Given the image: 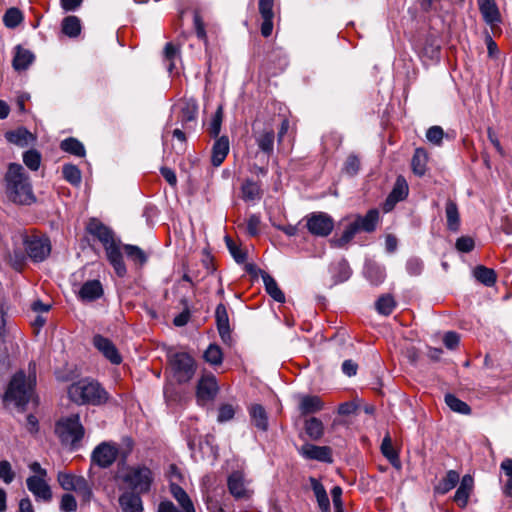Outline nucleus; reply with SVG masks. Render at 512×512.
<instances>
[{"label":"nucleus","mask_w":512,"mask_h":512,"mask_svg":"<svg viewBox=\"0 0 512 512\" xmlns=\"http://www.w3.org/2000/svg\"><path fill=\"white\" fill-rule=\"evenodd\" d=\"M62 31L68 37H77L81 32V23L76 16H67L62 21Z\"/></svg>","instance_id":"obj_39"},{"label":"nucleus","mask_w":512,"mask_h":512,"mask_svg":"<svg viewBox=\"0 0 512 512\" xmlns=\"http://www.w3.org/2000/svg\"><path fill=\"white\" fill-rule=\"evenodd\" d=\"M8 198L17 204L31 205L36 201L29 176L22 165L10 163L5 174Z\"/></svg>","instance_id":"obj_1"},{"label":"nucleus","mask_w":512,"mask_h":512,"mask_svg":"<svg viewBox=\"0 0 512 512\" xmlns=\"http://www.w3.org/2000/svg\"><path fill=\"white\" fill-rule=\"evenodd\" d=\"M69 399L78 405H101L108 399V393L101 385L90 379H81L68 387Z\"/></svg>","instance_id":"obj_4"},{"label":"nucleus","mask_w":512,"mask_h":512,"mask_svg":"<svg viewBox=\"0 0 512 512\" xmlns=\"http://www.w3.org/2000/svg\"><path fill=\"white\" fill-rule=\"evenodd\" d=\"M473 485L474 481L471 475L466 474L462 477L460 485L454 495V501L458 506L462 508L466 507L471 491L473 489Z\"/></svg>","instance_id":"obj_21"},{"label":"nucleus","mask_w":512,"mask_h":512,"mask_svg":"<svg viewBox=\"0 0 512 512\" xmlns=\"http://www.w3.org/2000/svg\"><path fill=\"white\" fill-rule=\"evenodd\" d=\"M298 453L308 460H317L325 463H331L333 461L332 451L328 446H317L306 443L298 449Z\"/></svg>","instance_id":"obj_13"},{"label":"nucleus","mask_w":512,"mask_h":512,"mask_svg":"<svg viewBox=\"0 0 512 512\" xmlns=\"http://www.w3.org/2000/svg\"><path fill=\"white\" fill-rule=\"evenodd\" d=\"M204 359L212 365H219L223 360L222 350L219 346L210 344L204 352Z\"/></svg>","instance_id":"obj_52"},{"label":"nucleus","mask_w":512,"mask_h":512,"mask_svg":"<svg viewBox=\"0 0 512 512\" xmlns=\"http://www.w3.org/2000/svg\"><path fill=\"white\" fill-rule=\"evenodd\" d=\"M229 153V139L226 136L218 138L212 148L211 162L213 166H220Z\"/></svg>","instance_id":"obj_22"},{"label":"nucleus","mask_w":512,"mask_h":512,"mask_svg":"<svg viewBox=\"0 0 512 512\" xmlns=\"http://www.w3.org/2000/svg\"><path fill=\"white\" fill-rule=\"evenodd\" d=\"M379 221V212L376 209L369 210L365 216H358L354 221L360 231L372 232Z\"/></svg>","instance_id":"obj_27"},{"label":"nucleus","mask_w":512,"mask_h":512,"mask_svg":"<svg viewBox=\"0 0 512 512\" xmlns=\"http://www.w3.org/2000/svg\"><path fill=\"white\" fill-rule=\"evenodd\" d=\"M9 304L7 299L0 293V337L7 334Z\"/></svg>","instance_id":"obj_50"},{"label":"nucleus","mask_w":512,"mask_h":512,"mask_svg":"<svg viewBox=\"0 0 512 512\" xmlns=\"http://www.w3.org/2000/svg\"><path fill=\"white\" fill-rule=\"evenodd\" d=\"M218 393V384L213 375L202 376L197 384L196 396L198 402L205 403L215 398Z\"/></svg>","instance_id":"obj_14"},{"label":"nucleus","mask_w":512,"mask_h":512,"mask_svg":"<svg viewBox=\"0 0 512 512\" xmlns=\"http://www.w3.org/2000/svg\"><path fill=\"white\" fill-rule=\"evenodd\" d=\"M123 248L126 256L133 262L142 265L147 261V256L140 247L136 245L126 244Z\"/></svg>","instance_id":"obj_46"},{"label":"nucleus","mask_w":512,"mask_h":512,"mask_svg":"<svg viewBox=\"0 0 512 512\" xmlns=\"http://www.w3.org/2000/svg\"><path fill=\"white\" fill-rule=\"evenodd\" d=\"M63 178L73 186H79L82 181L80 169L73 164H64L62 167Z\"/></svg>","instance_id":"obj_40"},{"label":"nucleus","mask_w":512,"mask_h":512,"mask_svg":"<svg viewBox=\"0 0 512 512\" xmlns=\"http://www.w3.org/2000/svg\"><path fill=\"white\" fill-rule=\"evenodd\" d=\"M359 228L355 222L350 223L343 231L341 237L339 238L338 242L339 245H344L348 243L350 240L353 239L355 234L359 232Z\"/></svg>","instance_id":"obj_63"},{"label":"nucleus","mask_w":512,"mask_h":512,"mask_svg":"<svg viewBox=\"0 0 512 512\" xmlns=\"http://www.w3.org/2000/svg\"><path fill=\"white\" fill-rule=\"evenodd\" d=\"M34 58V54L30 50L17 46L12 62L13 68L17 71L26 70L32 64Z\"/></svg>","instance_id":"obj_26"},{"label":"nucleus","mask_w":512,"mask_h":512,"mask_svg":"<svg viewBox=\"0 0 512 512\" xmlns=\"http://www.w3.org/2000/svg\"><path fill=\"white\" fill-rule=\"evenodd\" d=\"M439 48L440 46L437 39L433 36H429L425 39L421 52L425 57L435 60L439 57Z\"/></svg>","instance_id":"obj_44"},{"label":"nucleus","mask_w":512,"mask_h":512,"mask_svg":"<svg viewBox=\"0 0 512 512\" xmlns=\"http://www.w3.org/2000/svg\"><path fill=\"white\" fill-rule=\"evenodd\" d=\"M20 243L25 249V253L21 249H14L10 255L14 262V266L20 267L29 257L33 262H43L51 252V243L49 238L38 235L19 234L15 237V243Z\"/></svg>","instance_id":"obj_3"},{"label":"nucleus","mask_w":512,"mask_h":512,"mask_svg":"<svg viewBox=\"0 0 512 512\" xmlns=\"http://www.w3.org/2000/svg\"><path fill=\"white\" fill-rule=\"evenodd\" d=\"M360 167V161L357 156L349 155L344 163L343 171L350 176L357 174Z\"/></svg>","instance_id":"obj_60"},{"label":"nucleus","mask_w":512,"mask_h":512,"mask_svg":"<svg viewBox=\"0 0 512 512\" xmlns=\"http://www.w3.org/2000/svg\"><path fill=\"white\" fill-rule=\"evenodd\" d=\"M23 162L30 170L37 171L41 164V154L35 149H30L24 152Z\"/></svg>","instance_id":"obj_51"},{"label":"nucleus","mask_w":512,"mask_h":512,"mask_svg":"<svg viewBox=\"0 0 512 512\" xmlns=\"http://www.w3.org/2000/svg\"><path fill=\"white\" fill-rule=\"evenodd\" d=\"M87 231L102 243L107 258L116 274L119 277H123L127 270L120 250V244L115 240L113 231L96 218L89 221Z\"/></svg>","instance_id":"obj_2"},{"label":"nucleus","mask_w":512,"mask_h":512,"mask_svg":"<svg viewBox=\"0 0 512 512\" xmlns=\"http://www.w3.org/2000/svg\"><path fill=\"white\" fill-rule=\"evenodd\" d=\"M324 403L318 396L304 395L300 398L299 411L301 415L313 414L321 411Z\"/></svg>","instance_id":"obj_24"},{"label":"nucleus","mask_w":512,"mask_h":512,"mask_svg":"<svg viewBox=\"0 0 512 512\" xmlns=\"http://www.w3.org/2000/svg\"><path fill=\"white\" fill-rule=\"evenodd\" d=\"M117 455L118 449L115 444L103 442L94 448L91 461L101 468H107L113 464Z\"/></svg>","instance_id":"obj_10"},{"label":"nucleus","mask_w":512,"mask_h":512,"mask_svg":"<svg viewBox=\"0 0 512 512\" xmlns=\"http://www.w3.org/2000/svg\"><path fill=\"white\" fill-rule=\"evenodd\" d=\"M381 452L382 454L389 460V462L395 466L399 467V455L397 451L393 448L392 441L389 435H386L383 438L382 444H381Z\"/></svg>","instance_id":"obj_41"},{"label":"nucleus","mask_w":512,"mask_h":512,"mask_svg":"<svg viewBox=\"0 0 512 512\" xmlns=\"http://www.w3.org/2000/svg\"><path fill=\"white\" fill-rule=\"evenodd\" d=\"M169 362L173 378L180 384L189 382L196 371L194 359L185 352L170 355Z\"/></svg>","instance_id":"obj_8"},{"label":"nucleus","mask_w":512,"mask_h":512,"mask_svg":"<svg viewBox=\"0 0 512 512\" xmlns=\"http://www.w3.org/2000/svg\"><path fill=\"white\" fill-rule=\"evenodd\" d=\"M427 160L426 151L422 148H417L411 161L412 170L416 175L423 176L426 173Z\"/></svg>","instance_id":"obj_35"},{"label":"nucleus","mask_w":512,"mask_h":512,"mask_svg":"<svg viewBox=\"0 0 512 512\" xmlns=\"http://www.w3.org/2000/svg\"><path fill=\"white\" fill-rule=\"evenodd\" d=\"M227 486L235 499H246L250 496L249 481L242 471H233L228 476Z\"/></svg>","instance_id":"obj_11"},{"label":"nucleus","mask_w":512,"mask_h":512,"mask_svg":"<svg viewBox=\"0 0 512 512\" xmlns=\"http://www.w3.org/2000/svg\"><path fill=\"white\" fill-rule=\"evenodd\" d=\"M55 433L59 437L62 445L72 450L80 447V442L84 437L85 429L80 422L78 414H72L59 419L55 426Z\"/></svg>","instance_id":"obj_6"},{"label":"nucleus","mask_w":512,"mask_h":512,"mask_svg":"<svg viewBox=\"0 0 512 512\" xmlns=\"http://www.w3.org/2000/svg\"><path fill=\"white\" fill-rule=\"evenodd\" d=\"M447 227L449 230L456 232L460 228V216L457 204L452 200H448L445 208Z\"/></svg>","instance_id":"obj_34"},{"label":"nucleus","mask_w":512,"mask_h":512,"mask_svg":"<svg viewBox=\"0 0 512 512\" xmlns=\"http://www.w3.org/2000/svg\"><path fill=\"white\" fill-rule=\"evenodd\" d=\"M141 493L133 491H124L118 499L122 512H143V501Z\"/></svg>","instance_id":"obj_18"},{"label":"nucleus","mask_w":512,"mask_h":512,"mask_svg":"<svg viewBox=\"0 0 512 512\" xmlns=\"http://www.w3.org/2000/svg\"><path fill=\"white\" fill-rule=\"evenodd\" d=\"M60 148L63 151L78 157L85 156L84 145L78 139L73 137L66 138L63 141H61Z\"/></svg>","instance_id":"obj_37"},{"label":"nucleus","mask_w":512,"mask_h":512,"mask_svg":"<svg viewBox=\"0 0 512 512\" xmlns=\"http://www.w3.org/2000/svg\"><path fill=\"white\" fill-rule=\"evenodd\" d=\"M29 370H32V375L28 379H26L23 371L16 373L5 393V398L13 401L18 407H24L30 401L33 394V386L36 380L35 364L30 363Z\"/></svg>","instance_id":"obj_5"},{"label":"nucleus","mask_w":512,"mask_h":512,"mask_svg":"<svg viewBox=\"0 0 512 512\" xmlns=\"http://www.w3.org/2000/svg\"><path fill=\"white\" fill-rule=\"evenodd\" d=\"M235 408L231 404H222L218 409L217 421L224 423L233 419Z\"/></svg>","instance_id":"obj_58"},{"label":"nucleus","mask_w":512,"mask_h":512,"mask_svg":"<svg viewBox=\"0 0 512 512\" xmlns=\"http://www.w3.org/2000/svg\"><path fill=\"white\" fill-rule=\"evenodd\" d=\"M259 149L270 155L274 149V132L273 130L264 131L256 138Z\"/></svg>","instance_id":"obj_43"},{"label":"nucleus","mask_w":512,"mask_h":512,"mask_svg":"<svg viewBox=\"0 0 512 512\" xmlns=\"http://www.w3.org/2000/svg\"><path fill=\"white\" fill-rule=\"evenodd\" d=\"M28 490L34 495L37 500L49 502L52 499V491L46 478L43 477H28L26 479Z\"/></svg>","instance_id":"obj_17"},{"label":"nucleus","mask_w":512,"mask_h":512,"mask_svg":"<svg viewBox=\"0 0 512 512\" xmlns=\"http://www.w3.org/2000/svg\"><path fill=\"white\" fill-rule=\"evenodd\" d=\"M120 479L129 491L147 494L150 492L154 482V474L147 466L136 465L128 467L120 475Z\"/></svg>","instance_id":"obj_7"},{"label":"nucleus","mask_w":512,"mask_h":512,"mask_svg":"<svg viewBox=\"0 0 512 512\" xmlns=\"http://www.w3.org/2000/svg\"><path fill=\"white\" fill-rule=\"evenodd\" d=\"M103 295V287L99 280L86 281L78 292V297L85 302L99 299Z\"/></svg>","instance_id":"obj_20"},{"label":"nucleus","mask_w":512,"mask_h":512,"mask_svg":"<svg viewBox=\"0 0 512 512\" xmlns=\"http://www.w3.org/2000/svg\"><path fill=\"white\" fill-rule=\"evenodd\" d=\"M15 472L12 468L11 463L8 460L0 461V480H2L5 484H10L15 479Z\"/></svg>","instance_id":"obj_54"},{"label":"nucleus","mask_w":512,"mask_h":512,"mask_svg":"<svg viewBox=\"0 0 512 512\" xmlns=\"http://www.w3.org/2000/svg\"><path fill=\"white\" fill-rule=\"evenodd\" d=\"M478 6L488 25L494 26L501 22L500 12L494 0H478Z\"/></svg>","instance_id":"obj_19"},{"label":"nucleus","mask_w":512,"mask_h":512,"mask_svg":"<svg viewBox=\"0 0 512 512\" xmlns=\"http://www.w3.org/2000/svg\"><path fill=\"white\" fill-rule=\"evenodd\" d=\"M312 489L322 512H330V501L324 486L316 479H311Z\"/></svg>","instance_id":"obj_33"},{"label":"nucleus","mask_w":512,"mask_h":512,"mask_svg":"<svg viewBox=\"0 0 512 512\" xmlns=\"http://www.w3.org/2000/svg\"><path fill=\"white\" fill-rule=\"evenodd\" d=\"M93 344L112 364L118 365L122 362V357L119 351L108 338L103 337L102 335H95L93 337Z\"/></svg>","instance_id":"obj_15"},{"label":"nucleus","mask_w":512,"mask_h":512,"mask_svg":"<svg viewBox=\"0 0 512 512\" xmlns=\"http://www.w3.org/2000/svg\"><path fill=\"white\" fill-rule=\"evenodd\" d=\"M474 277L487 287H492L496 282V273L493 269L479 265L474 269Z\"/></svg>","instance_id":"obj_36"},{"label":"nucleus","mask_w":512,"mask_h":512,"mask_svg":"<svg viewBox=\"0 0 512 512\" xmlns=\"http://www.w3.org/2000/svg\"><path fill=\"white\" fill-rule=\"evenodd\" d=\"M221 123H222V109L221 107L218 108L216 113L214 114L211 123H210V135L214 138L218 137L220 130H221Z\"/></svg>","instance_id":"obj_64"},{"label":"nucleus","mask_w":512,"mask_h":512,"mask_svg":"<svg viewBox=\"0 0 512 512\" xmlns=\"http://www.w3.org/2000/svg\"><path fill=\"white\" fill-rule=\"evenodd\" d=\"M408 192H409V188H408L407 181L405 180L404 177L398 176L395 181L392 191L389 193V195L387 196V198L383 204L384 212L387 213V212L392 211L398 202L406 199V197L408 196Z\"/></svg>","instance_id":"obj_12"},{"label":"nucleus","mask_w":512,"mask_h":512,"mask_svg":"<svg viewBox=\"0 0 512 512\" xmlns=\"http://www.w3.org/2000/svg\"><path fill=\"white\" fill-rule=\"evenodd\" d=\"M443 135L444 131L440 126H432L426 132L427 140L437 146L442 143Z\"/></svg>","instance_id":"obj_59"},{"label":"nucleus","mask_w":512,"mask_h":512,"mask_svg":"<svg viewBox=\"0 0 512 512\" xmlns=\"http://www.w3.org/2000/svg\"><path fill=\"white\" fill-rule=\"evenodd\" d=\"M215 321L221 340L226 344H230L232 337L229 323V315L227 312V308L223 303L218 304L215 309Z\"/></svg>","instance_id":"obj_16"},{"label":"nucleus","mask_w":512,"mask_h":512,"mask_svg":"<svg viewBox=\"0 0 512 512\" xmlns=\"http://www.w3.org/2000/svg\"><path fill=\"white\" fill-rule=\"evenodd\" d=\"M241 191L245 201H254L260 198V188L257 183L253 181L247 180L243 183Z\"/></svg>","instance_id":"obj_48"},{"label":"nucleus","mask_w":512,"mask_h":512,"mask_svg":"<svg viewBox=\"0 0 512 512\" xmlns=\"http://www.w3.org/2000/svg\"><path fill=\"white\" fill-rule=\"evenodd\" d=\"M334 269L337 271L334 274V277L336 279V282H344L348 280L351 276V269L348 264V262L344 259L340 260L334 267Z\"/></svg>","instance_id":"obj_53"},{"label":"nucleus","mask_w":512,"mask_h":512,"mask_svg":"<svg viewBox=\"0 0 512 512\" xmlns=\"http://www.w3.org/2000/svg\"><path fill=\"white\" fill-rule=\"evenodd\" d=\"M444 400H445L446 405L453 412L463 414V415H469L471 413V408L469 407V405L466 402L457 398L453 394H450V393L446 394L444 397Z\"/></svg>","instance_id":"obj_38"},{"label":"nucleus","mask_w":512,"mask_h":512,"mask_svg":"<svg viewBox=\"0 0 512 512\" xmlns=\"http://www.w3.org/2000/svg\"><path fill=\"white\" fill-rule=\"evenodd\" d=\"M226 245H227V248H228L230 254L232 255V257L236 261V263L242 264V263L245 262V260H246V253L243 252L241 250V248L238 247L236 245V243H234L232 241V239H230L229 237H226Z\"/></svg>","instance_id":"obj_55"},{"label":"nucleus","mask_w":512,"mask_h":512,"mask_svg":"<svg viewBox=\"0 0 512 512\" xmlns=\"http://www.w3.org/2000/svg\"><path fill=\"white\" fill-rule=\"evenodd\" d=\"M74 492H76L78 496L81 498V500L84 502H90L93 496L91 486L89 485L85 478L80 480Z\"/></svg>","instance_id":"obj_56"},{"label":"nucleus","mask_w":512,"mask_h":512,"mask_svg":"<svg viewBox=\"0 0 512 512\" xmlns=\"http://www.w3.org/2000/svg\"><path fill=\"white\" fill-rule=\"evenodd\" d=\"M262 280L265 286L266 292L277 302H285V295L279 288L276 280L268 273H262Z\"/></svg>","instance_id":"obj_29"},{"label":"nucleus","mask_w":512,"mask_h":512,"mask_svg":"<svg viewBox=\"0 0 512 512\" xmlns=\"http://www.w3.org/2000/svg\"><path fill=\"white\" fill-rule=\"evenodd\" d=\"M309 233L318 237L328 236L334 227L331 216L324 212H313L305 217Z\"/></svg>","instance_id":"obj_9"},{"label":"nucleus","mask_w":512,"mask_h":512,"mask_svg":"<svg viewBox=\"0 0 512 512\" xmlns=\"http://www.w3.org/2000/svg\"><path fill=\"white\" fill-rule=\"evenodd\" d=\"M423 261L417 257H411L406 262V270L411 276H418L423 270Z\"/></svg>","instance_id":"obj_57"},{"label":"nucleus","mask_w":512,"mask_h":512,"mask_svg":"<svg viewBox=\"0 0 512 512\" xmlns=\"http://www.w3.org/2000/svg\"><path fill=\"white\" fill-rule=\"evenodd\" d=\"M171 493L184 512H196L190 497L182 487L177 484H172Z\"/></svg>","instance_id":"obj_32"},{"label":"nucleus","mask_w":512,"mask_h":512,"mask_svg":"<svg viewBox=\"0 0 512 512\" xmlns=\"http://www.w3.org/2000/svg\"><path fill=\"white\" fill-rule=\"evenodd\" d=\"M304 429L309 438L314 441L319 440L324 435V424L316 417L306 419Z\"/></svg>","instance_id":"obj_31"},{"label":"nucleus","mask_w":512,"mask_h":512,"mask_svg":"<svg viewBox=\"0 0 512 512\" xmlns=\"http://www.w3.org/2000/svg\"><path fill=\"white\" fill-rule=\"evenodd\" d=\"M196 116L197 106L194 103L187 102L181 107L179 117L183 127H185L186 124L195 121Z\"/></svg>","instance_id":"obj_49"},{"label":"nucleus","mask_w":512,"mask_h":512,"mask_svg":"<svg viewBox=\"0 0 512 512\" xmlns=\"http://www.w3.org/2000/svg\"><path fill=\"white\" fill-rule=\"evenodd\" d=\"M460 480V475L455 470H449L446 475L439 481L435 487V491L439 494H446L452 490Z\"/></svg>","instance_id":"obj_30"},{"label":"nucleus","mask_w":512,"mask_h":512,"mask_svg":"<svg viewBox=\"0 0 512 512\" xmlns=\"http://www.w3.org/2000/svg\"><path fill=\"white\" fill-rule=\"evenodd\" d=\"M83 476H76L71 473L59 472L57 475V480L59 485L67 491H75L76 487L80 480H82Z\"/></svg>","instance_id":"obj_42"},{"label":"nucleus","mask_w":512,"mask_h":512,"mask_svg":"<svg viewBox=\"0 0 512 512\" xmlns=\"http://www.w3.org/2000/svg\"><path fill=\"white\" fill-rule=\"evenodd\" d=\"M364 274L372 285L378 286L386 278L385 268L375 262H366Z\"/></svg>","instance_id":"obj_23"},{"label":"nucleus","mask_w":512,"mask_h":512,"mask_svg":"<svg viewBox=\"0 0 512 512\" xmlns=\"http://www.w3.org/2000/svg\"><path fill=\"white\" fill-rule=\"evenodd\" d=\"M455 247L460 252L469 253L474 249L475 242L469 236H462L456 240Z\"/></svg>","instance_id":"obj_62"},{"label":"nucleus","mask_w":512,"mask_h":512,"mask_svg":"<svg viewBox=\"0 0 512 512\" xmlns=\"http://www.w3.org/2000/svg\"><path fill=\"white\" fill-rule=\"evenodd\" d=\"M253 425L261 431L268 429V416L264 407L260 404H253L248 409Z\"/></svg>","instance_id":"obj_25"},{"label":"nucleus","mask_w":512,"mask_h":512,"mask_svg":"<svg viewBox=\"0 0 512 512\" xmlns=\"http://www.w3.org/2000/svg\"><path fill=\"white\" fill-rule=\"evenodd\" d=\"M5 137L8 142L20 147H25L34 140L32 133H30L25 128H19L15 131H8L6 132Z\"/></svg>","instance_id":"obj_28"},{"label":"nucleus","mask_w":512,"mask_h":512,"mask_svg":"<svg viewBox=\"0 0 512 512\" xmlns=\"http://www.w3.org/2000/svg\"><path fill=\"white\" fill-rule=\"evenodd\" d=\"M23 20V14L18 8H9L4 16L3 22L8 28L17 27Z\"/></svg>","instance_id":"obj_47"},{"label":"nucleus","mask_w":512,"mask_h":512,"mask_svg":"<svg viewBox=\"0 0 512 512\" xmlns=\"http://www.w3.org/2000/svg\"><path fill=\"white\" fill-rule=\"evenodd\" d=\"M396 306L395 300L391 295H383L376 301L375 307L379 314L388 316Z\"/></svg>","instance_id":"obj_45"},{"label":"nucleus","mask_w":512,"mask_h":512,"mask_svg":"<svg viewBox=\"0 0 512 512\" xmlns=\"http://www.w3.org/2000/svg\"><path fill=\"white\" fill-rule=\"evenodd\" d=\"M77 509V502L72 494H64L60 501V510L62 512H73Z\"/></svg>","instance_id":"obj_61"}]
</instances>
